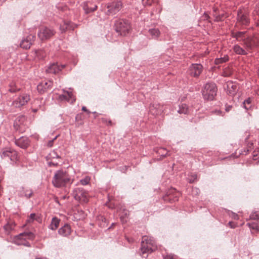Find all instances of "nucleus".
I'll use <instances>...</instances> for the list:
<instances>
[{
    "instance_id": "obj_1",
    "label": "nucleus",
    "mask_w": 259,
    "mask_h": 259,
    "mask_svg": "<svg viewBox=\"0 0 259 259\" xmlns=\"http://www.w3.org/2000/svg\"><path fill=\"white\" fill-rule=\"evenodd\" d=\"M71 178L65 170H57L52 179V184L56 188L65 187L67 184L71 183Z\"/></svg>"
},
{
    "instance_id": "obj_2",
    "label": "nucleus",
    "mask_w": 259,
    "mask_h": 259,
    "mask_svg": "<svg viewBox=\"0 0 259 259\" xmlns=\"http://www.w3.org/2000/svg\"><path fill=\"white\" fill-rule=\"evenodd\" d=\"M157 248L156 243L153 237L148 236L142 237L140 250L143 257H147L148 253H151Z\"/></svg>"
},
{
    "instance_id": "obj_3",
    "label": "nucleus",
    "mask_w": 259,
    "mask_h": 259,
    "mask_svg": "<svg viewBox=\"0 0 259 259\" xmlns=\"http://www.w3.org/2000/svg\"><path fill=\"white\" fill-rule=\"evenodd\" d=\"M218 89L215 83L207 82L202 89L201 93L203 98L206 101H212L217 95Z\"/></svg>"
},
{
    "instance_id": "obj_4",
    "label": "nucleus",
    "mask_w": 259,
    "mask_h": 259,
    "mask_svg": "<svg viewBox=\"0 0 259 259\" xmlns=\"http://www.w3.org/2000/svg\"><path fill=\"white\" fill-rule=\"evenodd\" d=\"M115 30L120 35L125 36L128 33L131 26L128 21L125 19H118L114 23Z\"/></svg>"
},
{
    "instance_id": "obj_5",
    "label": "nucleus",
    "mask_w": 259,
    "mask_h": 259,
    "mask_svg": "<svg viewBox=\"0 0 259 259\" xmlns=\"http://www.w3.org/2000/svg\"><path fill=\"white\" fill-rule=\"evenodd\" d=\"M0 155L3 159H10L13 163L16 162L19 159L18 153L11 148H5L0 152Z\"/></svg>"
},
{
    "instance_id": "obj_6",
    "label": "nucleus",
    "mask_w": 259,
    "mask_h": 259,
    "mask_svg": "<svg viewBox=\"0 0 259 259\" xmlns=\"http://www.w3.org/2000/svg\"><path fill=\"white\" fill-rule=\"evenodd\" d=\"M55 31L53 29L48 27H41L38 32V37L41 40H46L50 39L55 34Z\"/></svg>"
},
{
    "instance_id": "obj_7",
    "label": "nucleus",
    "mask_w": 259,
    "mask_h": 259,
    "mask_svg": "<svg viewBox=\"0 0 259 259\" xmlns=\"http://www.w3.org/2000/svg\"><path fill=\"white\" fill-rule=\"evenodd\" d=\"M72 194L75 199L80 202L87 203L88 201V193L83 188H75Z\"/></svg>"
},
{
    "instance_id": "obj_8",
    "label": "nucleus",
    "mask_w": 259,
    "mask_h": 259,
    "mask_svg": "<svg viewBox=\"0 0 259 259\" xmlns=\"http://www.w3.org/2000/svg\"><path fill=\"white\" fill-rule=\"evenodd\" d=\"M237 22L242 25H248L250 23V18L248 14L242 10H239L237 12Z\"/></svg>"
},
{
    "instance_id": "obj_9",
    "label": "nucleus",
    "mask_w": 259,
    "mask_h": 259,
    "mask_svg": "<svg viewBox=\"0 0 259 259\" xmlns=\"http://www.w3.org/2000/svg\"><path fill=\"white\" fill-rule=\"evenodd\" d=\"M30 100L29 95L24 94L20 95L12 103V105L16 108H20L25 105Z\"/></svg>"
},
{
    "instance_id": "obj_10",
    "label": "nucleus",
    "mask_w": 259,
    "mask_h": 259,
    "mask_svg": "<svg viewBox=\"0 0 259 259\" xmlns=\"http://www.w3.org/2000/svg\"><path fill=\"white\" fill-rule=\"evenodd\" d=\"M122 7L120 1L113 2L109 4L107 7V13L108 15H114L120 11Z\"/></svg>"
},
{
    "instance_id": "obj_11",
    "label": "nucleus",
    "mask_w": 259,
    "mask_h": 259,
    "mask_svg": "<svg viewBox=\"0 0 259 259\" xmlns=\"http://www.w3.org/2000/svg\"><path fill=\"white\" fill-rule=\"evenodd\" d=\"M203 70V66L200 64H193L189 69V74L194 77H198Z\"/></svg>"
},
{
    "instance_id": "obj_12",
    "label": "nucleus",
    "mask_w": 259,
    "mask_h": 259,
    "mask_svg": "<svg viewBox=\"0 0 259 259\" xmlns=\"http://www.w3.org/2000/svg\"><path fill=\"white\" fill-rule=\"evenodd\" d=\"M244 44L248 51L257 47L258 45V41L256 37H248L244 39Z\"/></svg>"
},
{
    "instance_id": "obj_13",
    "label": "nucleus",
    "mask_w": 259,
    "mask_h": 259,
    "mask_svg": "<svg viewBox=\"0 0 259 259\" xmlns=\"http://www.w3.org/2000/svg\"><path fill=\"white\" fill-rule=\"evenodd\" d=\"M26 118L24 115L18 116L14 123V126L15 129L20 132H23L25 131V123Z\"/></svg>"
},
{
    "instance_id": "obj_14",
    "label": "nucleus",
    "mask_w": 259,
    "mask_h": 259,
    "mask_svg": "<svg viewBox=\"0 0 259 259\" xmlns=\"http://www.w3.org/2000/svg\"><path fill=\"white\" fill-rule=\"evenodd\" d=\"M52 85L53 82L51 80L41 82L37 85V89L40 94H42L50 90L52 88Z\"/></svg>"
},
{
    "instance_id": "obj_15",
    "label": "nucleus",
    "mask_w": 259,
    "mask_h": 259,
    "mask_svg": "<svg viewBox=\"0 0 259 259\" xmlns=\"http://www.w3.org/2000/svg\"><path fill=\"white\" fill-rule=\"evenodd\" d=\"M15 143L22 149H26L30 145V140L28 137H21L19 139H15Z\"/></svg>"
},
{
    "instance_id": "obj_16",
    "label": "nucleus",
    "mask_w": 259,
    "mask_h": 259,
    "mask_svg": "<svg viewBox=\"0 0 259 259\" xmlns=\"http://www.w3.org/2000/svg\"><path fill=\"white\" fill-rule=\"evenodd\" d=\"M65 67V65H59L57 63H53L51 64L46 69L48 73L57 74L62 70Z\"/></svg>"
},
{
    "instance_id": "obj_17",
    "label": "nucleus",
    "mask_w": 259,
    "mask_h": 259,
    "mask_svg": "<svg viewBox=\"0 0 259 259\" xmlns=\"http://www.w3.org/2000/svg\"><path fill=\"white\" fill-rule=\"evenodd\" d=\"M82 7L85 14H89L96 10L97 6L91 2H85L82 4Z\"/></svg>"
},
{
    "instance_id": "obj_18",
    "label": "nucleus",
    "mask_w": 259,
    "mask_h": 259,
    "mask_svg": "<svg viewBox=\"0 0 259 259\" xmlns=\"http://www.w3.org/2000/svg\"><path fill=\"white\" fill-rule=\"evenodd\" d=\"M63 92L64 94L60 95L59 96V99L61 101H66L67 102L71 101V103H73L75 101L71 92L66 91L65 90H63Z\"/></svg>"
},
{
    "instance_id": "obj_19",
    "label": "nucleus",
    "mask_w": 259,
    "mask_h": 259,
    "mask_svg": "<svg viewBox=\"0 0 259 259\" xmlns=\"http://www.w3.org/2000/svg\"><path fill=\"white\" fill-rule=\"evenodd\" d=\"M35 36L33 35H28L26 39L21 41L20 46L21 48L27 49L30 48L32 42L34 40Z\"/></svg>"
},
{
    "instance_id": "obj_20",
    "label": "nucleus",
    "mask_w": 259,
    "mask_h": 259,
    "mask_svg": "<svg viewBox=\"0 0 259 259\" xmlns=\"http://www.w3.org/2000/svg\"><path fill=\"white\" fill-rule=\"evenodd\" d=\"M33 194L31 190L25 189L24 187H21L19 190L18 195L20 197H25L26 198H30Z\"/></svg>"
},
{
    "instance_id": "obj_21",
    "label": "nucleus",
    "mask_w": 259,
    "mask_h": 259,
    "mask_svg": "<svg viewBox=\"0 0 259 259\" xmlns=\"http://www.w3.org/2000/svg\"><path fill=\"white\" fill-rule=\"evenodd\" d=\"M71 228L69 225L65 224L64 226L58 230V233L60 235L63 236H67L70 234Z\"/></svg>"
},
{
    "instance_id": "obj_22",
    "label": "nucleus",
    "mask_w": 259,
    "mask_h": 259,
    "mask_svg": "<svg viewBox=\"0 0 259 259\" xmlns=\"http://www.w3.org/2000/svg\"><path fill=\"white\" fill-rule=\"evenodd\" d=\"M228 94L230 96H233L235 94L237 90V87L232 82H228L227 83Z\"/></svg>"
},
{
    "instance_id": "obj_23",
    "label": "nucleus",
    "mask_w": 259,
    "mask_h": 259,
    "mask_svg": "<svg viewBox=\"0 0 259 259\" xmlns=\"http://www.w3.org/2000/svg\"><path fill=\"white\" fill-rule=\"evenodd\" d=\"M233 51L236 54L240 55H247L248 52L247 49L245 50L238 45H236L233 47Z\"/></svg>"
},
{
    "instance_id": "obj_24",
    "label": "nucleus",
    "mask_w": 259,
    "mask_h": 259,
    "mask_svg": "<svg viewBox=\"0 0 259 259\" xmlns=\"http://www.w3.org/2000/svg\"><path fill=\"white\" fill-rule=\"evenodd\" d=\"M73 24L70 22H65L63 25L60 26V29L62 32H65L66 30H73L74 29Z\"/></svg>"
},
{
    "instance_id": "obj_25",
    "label": "nucleus",
    "mask_w": 259,
    "mask_h": 259,
    "mask_svg": "<svg viewBox=\"0 0 259 259\" xmlns=\"http://www.w3.org/2000/svg\"><path fill=\"white\" fill-rule=\"evenodd\" d=\"M24 236L25 237V239H33L34 238V235L30 232L21 233L17 236V238L23 239Z\"/></svg>"
},
{
    "instance_id": "obj_26",
    "label": "nucleus",
    "mask_w": 259,
    "mask_h": 259,
    "mask_svg": "<svg viewBox=\"0 0 259 259\" xmlns=\"http://www.w3.org/2000/svg\"><path fill=\"white\" fill-rule=\"evenodd\" d=\"M15 225V223L10 221L4 226V229L6 231V233L8 234L11 232V231L14 229Z\"/></svg>"
},
{
    "instance_id": "obj_27",
    "label": "nucleus",
    "mask_w": 259,
    "mask_h": 259,
    "mask_svg": "<svg viewBox=\"0 0 259 259\" xmlns=\"http://www.w3.org/2000/svg\"><path fill=\"white\" fill-rule=\"evenodd\" d=\"M59 223L60 220L56 217H54L52 219L49 228L52 230H55L58 227Z\"/></svg>"
},
{
    "instance_id": "obj_28",
    "label": "nucleus",
    "mask_w": 259,
    "mask_h": 259,
    "mask_svg": "<svg viewBox=\"0 0 259 259\" xmlns=\"http://www.w3.org/2000/svg\"><path fill=\"white\" fill-rule=\"evenodd\" d=\"M153 108L156 109V111L153 113V114H158L163 112V106H161L160 104L153 105L151 107L150 110L151 112H152Z\"/></svg>"
},
{
    "instance_id": "obj_29",
    "label": "nucleus",
    "mask_w": 259,
    "mask_h": 259,
    "mask_svg": "<svg viewBox=\"0 0 259 259\" xmlns=\"http://www.w3.org/2000/svg\"><path fill=\"white\" fill-rule=\"evenodd\" d=\"M20 90V88L17 87L15 82H11L9 84V91L11 93H15Z\"/></svg>"
},
{
    "instance_id": "obj_30",
    "label": "nucleus",
    "mask_w": 259,
    "mask_h": 259,
    "mask_svg": "<svg viewBox=\"0 0 259 259\" xmlns=\"http://www.w3.org/2000/svg\"><path fill=\"white\" fill-rule=\"evenodd\" d=\"M39 220L40 218L38 216L36 215L35 213H32L30 214L28 218L27 219L26 222L27 223H31L34 220L39 222Z\"/></svg>"
},
{
    "instance_id": "obj_31",
    "label": "nucleus",
    "mask_w": 259,
    "mask_h": 259,
    "mask_svg": "<svg viewBox=\"0 0 259 259\" xmlns=\"http://www.w3.org/2000/svg\"><path fill=\"white\" fill-rule=\"evenodd\" d=\"M178 112L180 114H187L188 112V107L185 104H182L179 105V109Z\"/></svg>"
},
{
    "instance_id": "obj_32",
    "label": "nucleus",
    "mask_w": 259,
    "mask_h": 259,
    "mask_svg": "<svg viewBox=\"0 0 259 259\" xmlns=\"http://www.w3.org/2000/svg\"><path fill=\"white\" fill-rule=\"evenodd\" d=\"M148 31L152 37L154 38L158 37L160 34V31L158 29H150Z\"/></svg>"
},
{
    "instance_id": "obj_33",
    "label": "nucleus",
    "mask_w": 259,
    "mask_h": 259,
    "mask_svg": "<svg viewBox=\"0 0 259 259\" xmlns=\"http://www.w3.org/2000/svg\"><path fill=\"white\" fill-rule=\"evenodd\" d=\"M228 56L227 55H225L223 57L215 59L214 63L217 65L220 64L227 62L228 60Z\"/></svg>"
},
{
    "instance_id": "obj_34",
    "label": "nucleus",
    "mask_w": 259,
    "mask_h": 259,
    "mask_svg": "<svg viewBox=\"0 0 259 259\" xmlns=\"http://www.w3.org/2000/svg\"><path fill=\"white\" fill-rule=\"evenodd\" d=\"M251 98H247V99L244 100L243 102V107L246 110L250 109L251 107Z\"/></svg>"
},
{
    "instance_id": "obj_35",
    "label": "nucleus",
    "mask_w": 259,
    "mask_h": 259,
    "mask_svg": "<svg viewBox=\"0 0 259 259\" xmlns=\"http://www.w3.org/2000/svg\"><path fill=\"white\" fill-rule=\"evenodd\" d=\"M250 219L259 221V211L252 212L249 217Z\"/></svg>"
},
{
    "instance_id": "obj_36",
    "label": "nucleus",
    "mask_w": 259,
    "mask_h": 259,
    "mask_svg": "<svg viewBox=\"0 0 259 259\" xmlns=\"http://www.w3.org/2000/svg\"><path fill=\"white\" fill-rule=\"evenodd\" d=\"M90 180L91 179L89 177H85L84 178L80 180V183L82 185H87L90 183Z\"/></svg>"
},
{
    "instance_id": "obj_37",
    "label": "nucleus",
    "mask_w": 259,
    "mask_h": 259,
    "mask_svg": "<svg viewBox=\"0 0 259 259\" xmlns=\"http://www.w3.org/2000/svg\"><path fill=\"white\" fill-rule=\"evenodd\" d=\"M197 175L196 174H192L190 177L188 178V181L190 183H193L195 182L197 179Z\"/></svg>"
},
{
    "instance_id": "obj_38",
    "label": "nucleus",
    "mask_w": 259,
    "mask_h": 259,
    "mask_svg": "<svg viewBox=\"0 0 259 259\" xmlns=\"http://www.w3.org/2000/svg\"><path fill=\"white\" fill-rule=\"evenodd\" d=\"M247 225L248 226V227L254 230H258L259 227L258 225L255 223H247Z\"/></svg>"
},
{
    "instance_id": "obj_39",
    "label": "nucleus",
    "mask_w": 259,
    "mask_h": 259,
    "mask_svg": "<svg viewBox=\"0 0 259 259\" xmlns=\"http://www.w3.org/2000/svg\"><path fill=\"white\" fill-rule=\"evenodd\" d=\"M50 158H53H53H60L59 155H58L57 154V153L55 151H52L50 153Z\"/></svg>"
},
{
    "instance_id": "obj_40",
    "label": "nucleus",
    "mask_w": 259,
    "mask_h": 259,
    "mask_svg": "<svg viewBox=\"0 0 259 259\" xmlns=\"http://www.w3.org/2000/svg\"><path fill=\"white\" fill-rule=\"evenodd\" d=\"M245 31H239L235 34V37L237 38H241L243 35L245 34Z\"/></svg>"
},
{
    "instance_id": "obj_41",
    "label": "nucleus",
    "mask_w": 259,
    "mask_h": 259,
    "mask_svg": "<svg viewBox=\"0 0 259 259\" xmlns=\"http://www.w3.org/2000/svg\"><path fill=\"white\" fill-rule=\"evenodd\" d=\"M215 20L217 21H222L223 20V18L224 17L223 14H219L218 13L215 16Z\"/></svg>"
},
{
    "instance_id": "obj_42",
    "label": "nucleus",
    "mask_w": 259,
    "mask_h": 259,
    "mask_svg": "<svg viewBox=\"0 0 259 259\" xmlns=\"http://www.w3.org/2000/svg\"><path fill=\"white\" fill-rule=\"evenodd\" d=\"M57 136H56L53 140H50L48 143V147H51L52 146H53V142L55 140H56L57 138Z\"/></svg>"
},
{
    "instance_id": "obj_43",
    "label": "nucleus",
    "mask_w": 259,
    "mask_h": 259,
    "mask_svg": "<svg viewBox=\"0 0 259 259\" xmlns=\"http://www.w3.org/2000/svg\"><path fill=\"white\" fill-rule=\"evenodd\" d=\"M164 259H174V255L172 254H167L166 255H163Z\"/></svg>"
},
{
    "instance_id": "obj_44",
    "label": "nucleus",
    "mask_w": 259,
    "mask_h": 259,
    "mask_svg": "<svg viewBox=\"0 0 259 259\" xmlns=\"http://www.w3.org/2000/svg\"><path fill=\"white\" fill-rule=\"evenodd\" d=\"M232 106H230V105H226V108H225V110L227 112H229L231 110V108H232Z\"/></svg>"
},
{
    "instance_id": "obj_45",
    "label": "nucleus",
    "mask_w": 259,
    "mask_h": 259,
    "mask_svg": "<svg viewBox=\"0 0 259 259\" xmlns=\"http://www.w3.org/2000/svg\"><path fill=\"white\" fill-rule=\"evenodd\" d=\"M231 75V73L227 72V71H224L223 72V76H229Z\"/></svg>"
},
{
    "instance_id": "obj_46",
    "label": "nucleus",
    "mask_w": 259,
    "mask_h": 259,
    "mask_svg": "<svg viewBox=\"0 0 259 259\" xmlns=\"http://www.w3.org/2000/svg\"><path fill=\"white\" fill-rule=\"evenodd\" d=\"M218 9L217 8H213V16H215L218 14Z\"/></svg>"
},
{
    "instance_id": "obj_47",
    "label": "nucleus",
    "mask_w": 259,
    "mask_h": 259,
    "mask_svg": "<svg viewBox=\"0 0 259 259\" xmlns=\"http://www.w3.org/2000/svg\"><path fill=\"white\" fill-rule=\"evenodd\" d=\"M82 110L83 111H85V112H88V113H90V112L88 111V110L87 109V108L84 106H83L82 107Z\"/></svg>"
},
{
    "instance_id": "obj_48",
    "label": "nucleus",
    "mask_w": 259,
    "mask_h": 259,
    "mask_svg": "<svg viewBox=\"0 0 259 259\" xmlns=\"http://www.w3.org/2000/svg\"><path fill=\"white\" fill-rule=\"evenodd\" d=\"M232 214H233V218L235 219V220H238V215L234 213H233L232 212Z\"/></svg>"
},
{
    "instance_id": "obj_49",
    "label": "nucleus",
    "mask_w": 259,
    "mask_h": 259,
    "mask_svg": "<svg viewBox=\"0 0 259 259\" xmlns=\"http://www.w3.org/2000/svg\"><path fill=\"white\" fill-rule=\"evenodd\" d=\"M233 223L232 222H229V223H228V225H229V226L233 228H235V226L234 225H232Z\"/></svg>"
},
{
    "instance_id": "obj_50",
    "label": "nucleus",
    "mask_w": 259,
    "mask_h": 259,
    "mask_svg": "<svg viewBox=\"0 0 259 259\" xmlns=\"http://www.w3.org/2000/svg\"><path fill=\"white\" fill-rule=\"evenodd\" d=\"M120 219H121V221L124 223V222H126V220H124V218L123 216H121L120 217Z\"/></svg>"
},
{
    "instance_id": "obj_51",
    "label": "nucleus",
    "mask_w": 259,
    "mask_h": 259,
    "mask_svg": "<svg viewBox=\"0 0 259 259\" xmlns=\"http://www.w3.org/2000/svg\"><path fill=\"white\" fill-rule=\"evenodd\" d=\"M24 245L25 246H28V247H30V244L29 242H27V243H25Z\"/></svg>"
},
{
    "instance_id": "obj_52",
    "label": "nucleus",
    "mask_w": 259,
    "mask_h": 259,
    "mask_svg": "<svg viewBox=\"0 0 259 259\" xmlns=\"http://www.w3.org/2000/svg\"><path fill=\"white\" fill-rule=\"evenodd\" d=\"M167 155V152H166L165 154H162L161 156L163 157H165Z\"/></svg>"
},
{
    "instance_id": "obj_53",
    "label": "nucleus",
    "mask_w": 259,
    "mask_h": 259,
    "mask_svg": "<svg viewBox=\"0 0 259 259\" xmlns=\"http://www.w3.org/2000/svg\"><path fill=\"white\" fill-rule=\"evenodd\" d=\"M108 125H112V122H111V120H109V121H108Z\"/></svg>"
},
{
    "instance_id": "obj_54",
    "label": "nucleus",
    "mask_w": 259,
    "mask_h": 259,
    "mask_svg": "<svg viewBox=\"0 0 259 259\" xmlns=\"http://www.w3.org/2000/svg\"><path fill=\"white\" fill-rule=\"evenodd\" d=\"M50 164L51 165V164H52L53 165H56L55 163H54L53 162H50Z\"/></svg>"
},
{
    "instance_id": "obj_55",
    "label": "nucleus",
    "mask_w": 259,
    "mask_h": 259,
    "mask_svg": "<svg viewBox=\"0 0 259 259\" xmlns=\"http://www.w3.org/2000/svg\"><path fill=\"white\" fill-rule=\"evenodd\" d=\"M195 190L197 193H198V191H199V190L198 189H195L194 191Z\"/></svg>"
},
{
    "instance_id": "obj_56",
    "label": "nucleus",
    "mask_w": 259,
    "mask_h": 259,
    "mask_svg": "<svg viewBox=\"0 0 259 259\" xmlns=\"http://www.w3.org/2000/svg\"><path fill=\"white\" fill-rule=\"evenodd\" d=\"M217 113H218V114H220V113H221V111L219 110V111H217Z\"/></svg>"
},
{
    "instance_id": "obj_57",
    "label": "nucleus",
    "mask_w": 259,
    "mask_h": 259,
    "mask_svg": "<svg viewBox=\"0 0 259 259\" xmlns=\"http://www.w3.org/2000/svg\"><path fill=\"white\" fill-rule=\"evenodd\" d=\"M36 111H37L36 110H33V111H34V112H36Z\"/></svg>"
},
{
    "instance_id": "obj_58",
    "label": "nucleus",
    "mask_w": 259,
    "mask_h": 259,
    "mask_svg": "<svg viewBox=\"0 0 259 259\" xmlns=\"http://www.w3.org/2000/svg\"><path fill=\"white\" fill-rule=\"evenodd\" d=\"M36 259H41V258H36Z\"/></svg>"
}]
</instances>
